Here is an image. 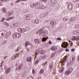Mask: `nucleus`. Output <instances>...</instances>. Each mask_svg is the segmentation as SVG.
Masks as SVG:
<instances>
[{
	"mask_svg": "<svg viewBox=\"0 0 79 79\" xmlns=\"http://www.w3.org/2000/svg\"><path fill=\"white\" fill-rule=\"evenodd\" d=\"M73 70V69L72 67H69L67 71H66L64 73V74L68 76L70 73H71L72 71Z\"/></svg>",
	"mask_w": 79,
	"mask_h": 79,
	"instance_id": "obj_1",
	"label": "nucleus"
},
{
	"mask_svg": "<svg viewBox=\"0 0 79 79\" xmlns=\"http://www.w3.org/2000/svg\"><path fill=\"white\" fill-rule=\"evenodd\" d=\"M37 32L38 33H39L40 35L42 36V37H43V36L45 35L44 34L46 33L45 31H44L42 30V29H40V30Z\"/></svg>",
	"mask_w": 79,
	"mask_h": 79,
	"instance_id": "obj_2",
	"label": "nucleus"
},
{
	"mask_svg": "<svg viewBox=\"0 0 79 79\" xmlns=\"http://www.w3.org/2000/svg\"><path fill=\"white\" fill-rule=\"evenodd\" d=\"M61 46L63 48H67L68 46V43L67 42H64L62 43Z\"/></svg>",
	"mask_w": 79,
	"mask_h": 79,
	"instance_id": "obj_3",
	"label": "nucleus"
},
{
	"mask_svg": "<svg viewBox=\"0 0 79 79\" xmlns=\"http://www.w3.org/2000/svg\"><path fill=\"white\" fill-rule=\"evenodd\" d=\"M21 35V34L20 33H15L13 35V37L15 39H17V38L20 37Z\"/></svg>",
	"mask_w": 79,
	"mask_h": 79,
	"instance_id": "obj_4",
	"label": "nucleus"
},
{
	"mask_svg": "<svg viewBox=\"0 0 79 79\" xmlns=\"http://www.w3.org/2000/svg\"><path fill=\"white\" fill-rule=\"evenodd\" d=\"M7 34V32L5 31H2V33L1 34V37H3V36H5Z\"/></svg>",
	"mask_w": 79,
	"mask_h": 79,
	"instance_id": "obj_5",
	"label": "nucleus"
},
{
	"mask_svg": "<svg viewBox=\"0 0 79 79\" xmlns=\"http://www.w3.org/2000/svg\"><path fill=\"white\" fill-rule=\"evenodd\" d=\"M31 23H34V24H39V20L38 19L32 20H31Z\"/></svg>",
	"mask_w": 79,
	"mask_h": 79,
	"instance_id": "obj_6",
	"label": "nucleus"
},
{
	"mask_svg": "<svg viewBox=\"0 0 79 79\" xmlns=\"http://www.w3.org/2000/svg\"><path fill=\"white\" fill-rule=\"evenodd\" d=\"M12 14H13V11H11L10 12H7L6 15V16L9 17Z\"/></svg>",
	"mask_w": 79,
	"mask_h": 79,
	"instance_id": "obj_7",
	"label": "nucleus"
},
{
	"mask_svg": "<svg viewBox=\"0 0 79 79\" xmlns=\"http://www.w3.org/2000/svg\"><path fill=\"white\" fill-rule=\"evenodd\" d=\"M50 24L51 25H52V24L53 26H54V24H55V25H56V20H55V19L52 20L50 22Z\"/></svg>",
	"mask_w": 79,
	"mask_h": 79,
	"instance_id": "obj_8",
	"label": "nucleus"
},
{
	"mask_svg": "<svg viewBox=\"0 0 79 79\" xmlns=\"http://www.w3.org/2000/svg\"><path fill=\"white\" fill-rule=\"evenodd\" d=\"M46 8V6H45L44 5H42L38 7V10H44Z\"/></svg>",
	"mask_w": 79,
	"mask_h": 79,
	"instance_id": "obj_9",
	"label": "nucleus"
},
{
	"mask_svg": "<svg viewBox=\"0 0 79 79\" xmlns=\"http://www.w3.org/2000/svg\"><path fill=\"white\" fill-rule=\"evenodd\" d=\"M34 42L36 44H39L40 43L41 41L40 40L38 39H35L34 40Z\"/></svg>",
	"mask_w": 79,
	"mask_h": 79,
	"instance_id": "obj_10",
	"label": "nucleus"
},
{
	"mask_svg": "<svg viewBox=\"0 0 79 79\" xmlns=\"http://www.w3.org/2000/svg\"><path fill=\"white\" fill-rule=\"evenodd\" d=\"M68 8L70 10H71L73 9V6H72V4L70 2L69 3L68 5Z\"/></svg>",
	"mask_w": 79,
	"mask_h": 79,
	"instance_id": "obj_11",
	"label": "nucleus"
},
{
	"mask_svg": "<svg viewBox=\"0 0 79 79\" xmlns=\"http://www.w3.org/2000/svg\"><path fill=\"white\" fill-rule=\"evenodd\" d=\"M17 57H19V56L18 55V54H16L12 57L11 59L12 60H15V59H16Z\"/></svg>",
	"mask_w": 79,
	"mask_h": 79,
	"instance_id": "obj_12",
	"label": "nucleus"
},
{
	"mask_svg": "<svg viewBox=\"0 0 79 79\" xmlns=\"http://www.w3.org/2000/svg\"><path fill=\"white\" fill-rule=\"evenodd\" d=\"M28 45H31V46L32 44H31V43H30V42L29 41H27L25 43V45L26 47H27V46H28Z\"/></svg>",
	"mask_w": 79,
	"mask_h": 79,
	"instance_id": "obj_13",
	"label": "nucleus"
},
{
	"mask_svg": "<svg viewBox=\"0 0 79 79\" xmlns=\"http://www.w3.org/2000/svg\"><path fill=\"white\" fill-rule=\"evenodd\" d=\"M51 49L52 51H55L57 49V47L56 46H52L51 48Z\"/></svg>",
	"mask_w": 79,
	"mask_h": 79,
	"instance_id": "obj_14",
	"label": "nucleus"
},
{
	"mask_svg": "<svg viewBox=\"0 0 79 79\" xmlns=\"http://www.w3.org/2000/svg\"><path fill=\"white\" fill-rule=\"evenodd\" d=\"M32 60V57L31 56H30L28 57H27V61L28 62H30V61Z\"/></svg>",
	"mask_w": 79,
	"mask_h": 79,
	"instance_id": "obj_15",
	"label": "nucleus"
},
{
	"mask_svg": "<svg viewBox=\"0 0 79 79\" xmlns=\"http://www.w3.org/2000/svg\"><path fill=\"white\" fill-rule=\"evenodd\" d=\"M11 71V68H8L6 69V74H8L9 73H10V71Z\"/></svg>",
	"mask_w": 79,
	"mask_h": 79,
	"instance_id": "obj_16",
	"label": "nucleus"
},
{
	"mask_svg": "<svg viewBox=\"0 0 79 79\" xmlns=\"http://www.w3.org/2000/svg\"><path fill=\"white\" fill-rule=\"evenodd\" d=\"M66 59H67V57L66 56H65L63 58V60L61 62V63L63 64L64 63H66Z\"/></svg>",
	"mask_w": 79,
	"mask_h": 79,
	"instance_id": "obj_17",
	"label": "nucleus"
},
{
	"mask_svg": "<svg viewBox=\"0 0 79 79\" xmlns=\"http://www.w3.org/2000/svg\"><path fill=\"white\" fill-rule=\"evenodd\" d=\"M39 53L40 55H44L45 53V52L44 51V50H41L39 52Z\"/></svg>",
	"mask_w": 79,
	"mask_h": 79,
	"instance_id": "obj_18",
	"label": "nucleus"
},
{
	"mask_svg": "<svg viewBox=\"0 0 79 79\" xmlns=\"http://www.w3.org/2000/svg\"><path fill=\"white\" fill-rule=\"evenodd\" d=\"M2 10L3 12H4V13H7V11H6V8L5 7L2 8Z\"/></svg>",
	"mask_w": 79,
	"mask_h": 79,
	"instance_id": "obj_19",
	"label": "nucleus"
},
{
	"mask_svg": "<svg viewBox=\"0 0 79 79\" xmlns=\"http://www.w3.org/2000/svg\"><path fill=\"white\" fill-rule=\"evenodd\" d=\"M74 27L77 29H79V25H77L75 26Z\"/></svg>",
	"mask_w": 79,
	"mask_h": 79,
	"instance_id": "obj_20",
	"label": "nucleus"
},
{
	"mask_svg": "<svg viewBox=\"0 0 79 79\" xmlns=\"http://www.w3.org/2000/svg\"><path fill=\"white\" fill-rule=\"evenodd\" d=\"M44 69H41L40 71L39 72V73H40V74H42L43 73H44Z\"/></svg>",
	"mask_w": 79,
	"mask_h": 79,
	"instance_id": "obj_21",
	"label": "nucleus"
},
{
	"mask_svg": "<svg viewBox=\"0 0 79 79\" xmlns=\"http://www.w3.org/2000/svg\"><path fill=\"white\" fill-rule=\"evenodd\" d=\"M22 67H23V64H21L19 65L18 68L19 70H20V69H21V68H22Z\"/></svg>",
	"mask_w": 79,
	"mask_h": 79,
	"instance_id": "obj_22",
	"label": "nucleus"
},
{
	"mask_svg": "<svg viewBox=\"0 0 79 79\" xmlns=\"http://www.w3.org/2000/svg\"><path fill=\"white\" fill-rule=\"evenodd\" d=\"M26 19L27 20H29L30 19V15H26Z\"/></svg>",
	"mask_w": 79,
	"mask_h": 79,
	"instance_id": "obj_23",
	"label": "nucleus"
},
{
	"mask_svg": "<svg viewBox=\"0 0 79 79\" xmlns=\"http://www.w3.org/2000/svg\"><path fill=\"white\" fill-rule=\"evenodd\" d=\"M16 25L17 27H19V26H20V23L19 22H17L16 23Z\"/></svg>",
	"mask_w": 79,
	"mask_h": 79,
	"instance_id": "obj_24",
	"label": "nucleus"
},
{
	"mask_svg": "<svg viewBox=\"0 0 79 79\" xmlns=\"http://www.w3.org/2000/svg\"><path fill=\"white\" fill-rule=\"evenodd\" d=\"M3 24H4L5 25H6L7 27L9 26V24H8V23H7V22H4Z\"/></svg>",
	"mask_w": 79,
	"mask_h": 79,
	"instance_id": "obj_25",
	"label": "nucleus"
},
{
	"mask_svg": "<svg viewBox=\"0 0 79 79\" xmlns=\"http://www.w3.org/2000/svg\"><path fill=\"white\" fill-rule=\"evenodd\" d=\"M17 31L18 32H22V28H18L17 29Z\"/></svg>",
	"mask_w": 79,
	"mask_h": 79,
	"instance_id": "obj_26",
	"label": "nucleus"
},
{
	"mask_svg": "<svg viewBox=\"0 0 79 79\" xmlns=\"http://www.w3.org/2000/svg\"><path fill=\"white\" fill-rule=\"evenodd\" d=\"M76 19L75 18H72L70 20V21H76Z\"/></svg>",
	"mask_w": 79,
	"mask_h": 79,
	"instance_id": "obj_27",
	"label": "nucleus"
},
{
	"mask_svg": "<svg viewBox=\"0 0 79 79\" xmlns=\"http://www.w3.org/2000/svg\"><path fill=\"white\" fill-rule=\"evenodd\" d=\"M68 20V19L64 17L63 19V21L64 22H66Z\"/></svg>",
	"mask_w": 79,
	"mask_h": 79,
	"instance_id": "obj_28",
	"label": "nucleus"
},
{
	"mask_svg": "<svg viewBox=\"0 0 79 79\" xmlns=\"http://www.w3.org/2000/svg\"><path fill=\"white\" fill-rule=\"evenodd\" d=\"M27 30H26V28L22 29V32H25V31H27Z\"/></svg>",
	"mask_w": 79,
	"mask_h": 79,
	"instance_id": "obj_29",
	"label": "nucleus"
},
{
	"mask_svg": "<svg viewBox=\"0 0 79 79\" xmlns=\"http://www.w3.org/2000/svg\"><path fill=\"white\" fill-rule=\"evenodd\" d=\"M42 40L43 42H45V41H46L47 40V38L44 37L42 38Z\"/></svg>",
	"mask_w": 79,
	"mask_h": 79,
	"instance_id": "obj_30",
	"label": "nucleus"
},
{
	"mask_svg": "<svg viewBox=\"0 0 79 79\" xmlns=\"http://www.w3.org/2000/svg\"><path fill=\"white\" fill-rule=\"evenodd\" d=\"M72 40H76V37L73 36V37H72Z\"/></svg>",
	"mask_w": 79,
	"mask_h": 79,
	"instance_id": "obj_31",
	"label": "nucleus"
},
{
	"mask_svg": "<svg viewBox=\"0 0 79 79\" xmlns=\"http://www.w3.org/2000/svg\"><path fill=\"white\" fill-rule=\"evenodd\" d=\"M42 58H43V59H46V58H47V55H44L43 56Z\"/></svg>",
	"mask_w": 79,
	"mask_h": 79,
	"instance_id": "obj_32",
	"label": "nucleus"
},
{
	"mask_svg": "<svg viewBox=\"0 0 79 79\" xmlns=\"http://www.w3.org/2000/svg\"><path fill=\"white\" fill-rule=\"evenodd\" d=\"M48 63V62H45L43 64H42V65L43 66H45V65H46Z\"/></svg>",
	"mask_w": 79,
	"mask_h": 79,
	"instance_id": "obj_33",
	"label": "nucleus"
},
{
	"mask_svg": "<svg viewBox=\"0 0 79 79\" xmlns=\"http://www.w3.org/2000/svg\"><path fill=\"white\" fill-rule=\"evenodd\" d=\"M6 19L5 18H2V20L0 21V22H3V21L4 20H5Z\"/></svg>",
	"mask_w": 79,
	"mask_h": 79,
	"instance_id": "obj_34",
	"label": "nucleus"
},
{
	"mask_svg": "<svg viewBox=\"0 0 79 79\" xmlns=\"http://www.w3.org/2000/svg\"><path fill=\"white\" fill-rule=\"evenodd\" d=\"M79 40V35L76 37V40Z\"/></svg>",
	"mask_w": 79,
	"mask_h": 79,
	"instance_id": "obj_35",
	"label": "nucleus"
},
{
	"mask_svg": "<svg viewBox=\"0 0 79 79\" xmlns=\"http://www.w3.org/2000/svg\"><path fill=\"white\" fill-rule=\"evenodd\" d=\"M35 70H34V69H33L32 70V73L33 74H35Z\"/></svg>",
	"mask_w": 79,
	"mask_h": 79,
	"instance_id": "obj_36",
	"label": "nucleus"
},
{
	"mask_svg": "<svg viewBox=\"0 0 79 79\" xmlns=\"http://www.w3.org/2000/svg\"><path fill=\"white\" fill-rule=\"evenodd\" d=\"M40 5V2H36V6H39Z\"/></svg>",
	"mask_w": 79,
	"mask_h": 79,
	"instance_id": "obj_37",
	"label": "nucleus"
},
{
	"mask_svg": "<svg viewBox=\"0 0 79 79\" xmlns=\"http://www.w3.org/2000/svg\"><path fill=\"white\" fill-rule=\"evenodd\" d=\"M41 2H47V0H40Z\"/></svg>",
	"mask_w": 79,
	"mask_h": 79,
	"instance_id": "obj_38",
	"label": "nucleus"
},
{
	"mask_svg": "<svg viewBox=\"0 0 79 79\" xmlns=\"http://www.w3.org/2000/svg\"><path fill=\"white\" fill-rule=\"evenodd\" d=\"M22 0H17V1H15V3H18V2H21Z\"/></svg>",
	"mask_w": 79,
	"mask_h": 79,
	"instance_id": "obj_39",
	"label": "nucleus"
},
{
	"mask_svg": "<svg viewBox=\"0 0 79 79\" xmlns=\"http://www.w3.org/2000/svg\"><path fill=\"white\" fill-rule=\"evenodd\" d=\"M35 5H36V4L35 3L33 4V5H32V4H31V6H32V7H33L34 6H35Z\"/></svg>",
	"mask_w": 79,
	"mask_h": 79,
	"instance_id": "obj_40",
	"label": "nucleus"
},
{
	"mask_svg": "<svg viewBox=\"0 0 79 79\" xmlns=\"http://www.w3.org/2000/svg\"><path fill=\"white\" fill-rule=\"evenodd\" d=\"M24 76H25V73H22V77H24Z\"/></svg>",
	"mask_w": 79,
	"mask_h": 79,
	"instance_id": "obj_41",
	"label": "nucleus"
},
{
	"mask_svg": "<svg viewBox=\"0 0 79 79\" xmlns=\"http://www.w3.org/2000/svg\"><path fill=\"white\" fill-rule=\"evenodd\" d=\"M56 40H61V39L60 38H58L56 39Z\"/></svg>",
	"mask_w": 79,
	"mask_h": 79,
	"instance_id": "obj_42",
	"label": "nucleus"
},
{
	"mask_svg": "<svg viewBox=\"0 0 79 79\" xmlns=\"http://www.w3.org/2000/svg\"><path fill=\"white\" fill-rule=\"evenodd\" d=\"M63 70L61 69L59 71V73H63Z\"/></svg>",
	"mask_w": 79,
	"mask_h": 79,
	"instance_id": "obj_43",
	"label": "nucleus"
},
{
	"mask_svg": "<svg viewBox=\"0 0 79 79\" xmlns=\"http://www.w3.org/2000/svg\"><path fill=\"white\" fill-rule=\"evenodd\" d=\"M74 50H75V49L74 48H73L71 49V51L72 52H73L74 51Z\"/></svg>",
	"mask_w": 79,
	"mask_h": 79,
	"instance_id": "obj_44",
	"label": "nucleus"
},
{
	"mask_svg": "<svg viewBox=\"0 0 79 79\" xmlns=\"http://www.w3.org/2000/svg\"><path fill=\"white\" fill-rule=\"evenodd\" d=\"M69 49H68L67 48L65 49V51L67 52H69Z\"/></svg>",
	"mask_w": 79,
	"mask_h": 79,
	"instance_id": "obj_45",
	"label": "nucleus"
},
{
	"mask_svg": "<svg viewBox=\"0 0 79 79\" xmlns=\"http://www.w3.org/2000/svg\"><path fill=\"white\" fill-rule=\"evenodd\" d=\"M75 32H76L77 33H78V34H79V30H76L75 31Z\"/></svg>",
	"mask_w": 79,
	"mask_h": 79,
	"instance_id": "obj_46",
	"label": "nucleus"
},
{
	"mask_svg": "<svg viewBox=\"0 0 79 79\" xmlns=\"http://www.w3.org/2000/svg\"><path fill=\"white\" fill-rule=\"evenodd\" d=\"M9 20H10L9 18H6V21H9Z\"/></svg>",
	"mask_w": 79,
	"mask_h": 79,
	"instance_id": "obj_47",
	"label": "nucleus"
},
{
	"mask_svg": "<svg viewBox=\"0 0 79 79\" xmlns=\"http://www.w3.org/2000/svg\"><path fill=\"white\" fill-rule=\"evenodd\" d=\"M49 67H50V68L52 69V68H53V66H52V65L51 64V65H50L49 66Z\"/></svg>",
	"mask_w": 79,
	"mask_h": 79,
	"instance_id": "obj_48",
	"label": "nucleus"
},
{
	"mask_svg": "<svg viewBox=\"0 0 79 79\" xmlns=\"http://www.w3.org/2000/svg\"><path fill=\"white\" fill-rule=\"evenodd\" d=\"M14 17H10L9 18V19L10 20V19H13Z\"/></svg>",
	"mask_w": 79,
	"mask_h": 79,
	"instance_id": "obj_49",
	"label": "nucleus"
},
{
	"mask_svg": "<svg viewBox=\"0 0 79 79\" xmlns=\"http://www.w3.org/2000/svg\"><path fill=\"white\" fill-rule=\"evenodd\" d=\"M15 66L18 67L19 66V64H15Z\"/></svg>",
	"mask_w": 79,
	"mask_h": 79,
	"instance_id": "obj_50",
	"label": "nucleus"
},
{
	"mask_svg": "<svg viewBox=\"0 0 79 79\" xmlns=\"http://www.w3.org/2000/svg\"><path fill=\"white\" fill-rule=\"evenodd\" d=\"M76 7H79V4H77L76 5Z\"/></svg>",
	"mask_w": 79,
	"mask_h": 79,
	"instance_id": "obj_51",
	"label": "nucleus"
},
{
	"mask_svg": "<svg viewBox=\"0 0 79 79\" xmlns=\"http://www.w3.org/2000/svg\"><path fill=\"white\" fill-rule=\"evenodd\" d=\"M39 60H37L36 61V64H37V63H39Z\"/></svg>",
	"mask_w": 79,
	"mask_h": 79,
	"instance_id": "obj_52",
	"label": "nucleus"
},
{
	"mask_svg": "<svg viewBox=\"0 0 79 79\" xmlns=\"http://www.w3.org/2000/svg\"><path fill=\"white\" fill-rule=\"evenodd\" d=\"M3 6V3H0V6Z\"/></svg>",
	"mask_w": 79,
	"mask_h": 79,
	"instance_id": "obj_53",
	"label": "nucleus"
},
{
	"mask_svg": "<svg viewBox=\"0 0 79 79\" xmlns=\"http://www.w3.org/2000/svg\"><path fill=\"white\" fill-rule=\"evenodd\" d=\"M52 44V42H51V41H49V44Z\"/></svg>",
	"mask_w": 79,
	"mask_h": 79,
	"instance_id": "obj_54",
	"label": "nucleus"
},
{
	"mask_svg": "<svg viewBox=\"0 0 79 79\" xmlns=\"http://www.w3.org/2000/svg\"><path fill=\"white\" fill-rule=\"evenodd\" d=\"M7 57H8V56H5V57H4L3 58H4V60H5V59H6V58H7Z\"/></svg>",
	"mask_w": 79,
	"mask_h": 79,
	"instance_id": "obj_55",
	"label": "nucleus"
},
{
	"mask_svg": "<svg viewBox=\"0 0 79 79\" xmlns=\"http://www.w3.org/2000/svg\"><path fill=\"white\" fill-rule=\"evenodd\" d=\"M64 68L63 67H62V69H63V70H64Z\"/></svg>",
	"mask_w": 79,
	"mask_h": 79,
	"instance_id": "obj_56",
	"label": "nucleus"
},
{
	"mask_svg": "<svg viewBox=\"0 0 79 79\" xmlns=\"http://www.w3.org/2000/svg\"><path fill=\"white\" fill-rule=\"evenodd\" d=\"M5 43H6V40H4L3 41V44H5Z\"/></svg>",
	"mask_w": 79,
	"mask_h": 79,
	"instance_id": "obj_57",
	"label": "nucleus"
},
{
	"mask_svg": "<svg viewBox=\"0 0 79 79\" xmlns=\"http://www.w3.org/2000/svg\"><path fill=\"white\" fill-rule=\"evenodd\" d=\"M18 50H19V48H18L17 49V50H16V52H18Z\"/></svg>",
	"mask_w": 79,
	"mask_h": 79,
	"instance_id": "obj_58",
	"label": "nucleus"
},
{
	"mask_svg": "<svg viewBox=\"0 0 79 79\" xmlns=\"http://www.w3.org/2000/svg\"><path fill=\"white\" fill-rule=\"evenodd\" d=\"M26 50H27V51H28V52H29V49L27 48L26 49Z\"/></svg>",
	"mask_w": 79,
	"mask_h": 79,
	"instance_id": "obj_59",
	"label": "nucleus"
},
{
	"mask_svg": "<svg viewBox=\"0 0 79 79\" xmlns=\"http://www.w3.org/2000/svg\"><path fill=\"white\" fill-rule=\"evenodd\" d=\"M0 1H1V2H4V1H3V0H0Z\"/></svg>",
	"mask_w": 79,
	"mask_h": 79,
	"instance_id": "obj_60",
	"label": "nucleus"
},
{
	"mask_svg": "<svg viewBox=\"0 0 79 79\" xmlns=\"http://www.w3.org/2000/svg\"><path fill=\"white\" fill-rule=\"evenodd\" d=\"M13 25V26H16V23L14 24Z\"/></svg>",
	"mask_w": 79,
	"mask_h": 79,
	"instance_id": "obj_61",
	"label": "nucleus"
},
{
	"mask_svg": "<svg viewBox=\"0 0 79 79\" xmlns=\"http://www.w3.org/2000/svg\"><path fill=\"white\" fill-rule=\"evenodd\" d=\"M4 1V2H6L7 0H3Z\"/></svg>",
	"mask_w": 79,
	"mask_h": 79,
	"instance_id": "obj_62",
	"label": "nucleus"
},
{
	"mask_svg": "<svg viewBox=\"0 0 79 79\" xmlns=\"http://www.w3.org/2000/svg\"><path fill=\"white\" fill-rule=\"evenodd\" d=\"M46 22H48V20L46 21Z\"/></svg>",
	"mask_w": 79,
	"mask_h": 79,
	"instance_id": "obj_63",
	"label": "nucleus"
},
{
	"mask_svg": "<svg viewBox=\"0 0 79 79\" xmlns=\"http://www.w3.org/2000/svg\"><path fill=\"white\" fill-rule=\"evenodd\" d=\"M13 5V4L12 3L11 4V5Z\"/></svg>",
	"mask_w": 79,
	"mask_h": 79,
	"instance_id": "obj_64",
	"label": "nucleus"
}]
</instances>
